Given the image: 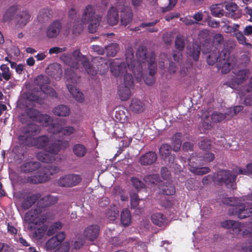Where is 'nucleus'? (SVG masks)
Segmentation results:
<instances>
[{
  "label": "nucleus",
  "mask_w": 252,
  "mask_h": 252,
  "mask_svg": "<svg viewBox=\"0 0 252 252\" xmlns=\"http://www.w3.org/2000/svg\"><path fill=\"white\" fill-rule=\"evenodd\" d=\"M40 131V127L34 123L21 127L17 134L18 144L25 147H35L38 149H45L49 144V139L46 135L34 137Z\"/></svg>",
  "instance_id": "f257e3e1"
},
{
  "label": "nucleus",
  "mask_w": 252,
  "mask_h": 252,
  "mask_svg": "<svg viewBox=\"0 0 252 252\" xmlns=\"http://www.w3.org/2000/svg\"><path fill=\"white\" fill-rule=\"evenodd\" d=\"M101 18V16L95 14V8L94 6L91 4L87 5L83 10L80 23L77 24V27L75 24L72 29L73 33L75 35L79 34L83 31V25L87 24H89V32L92 33H94L100 24Z\"/></svg>",
  "instance_id": "f03ea898"
},
{
  "label": "nucleus",
  "mask_w": 252,
  "mask_h": 252,
  "mask_svg": "<svg viewBox=\"0 0 252 252\" xmlns=\"http://www.w3.org/2000/svg\"><path fill=\"white\" fill-rule=\"evenodd\" d=\"M49 116L41 114L38 110L30 107H26L24 112L19 116V120L25 126L33 122H41L42 121L47 122Z\"/></svg>",
  "instance_id": "7ed1b4c3"
},
{
  "label": "nucleus",
  "mask_w": 252,
  "mask_h": 252,
  "mask_svg": "<svg viewBox=\"0 0 252 252\" xmlns=\"http://www.w3.org/2000/svg\"><path fill=\"white\" fill-rule=\"evenodd\" d=\"M126 65L130 72H132L137 82L143 78V67L141 63L134 59V53L131 47H128L125 53Z\"/></svg>",
  "instance_id": "20e7f679"
},
{
  "label": "nucleus",
  "mask_w": 252,
  "mask_h": 252,
  "mask_svg": "<svg viewBox=\"0 0 252 252\" xmlns=\"http://www.w3.org/2000/svg\"><path fill=\"white\" fill-rule=\"evenodd\" d=\"M188 164L189 171L197 175H203L210 171L208 167H203L204 163L202 161V157L198 156L196 154H192L188 159Z\"/></svg>",
  "instance_id": "39448f33"
},
{
  "label": "nucleus",
  "mask_w": 252,
  "mask_h": 252,
  "mask_svg": "<svg viewBox=\"0 0 252 252\" xmlns=\"http://www.w3.org/2000/svg\"><path fill=\"white\" fill-rule=\"evenodd\" d=\"M233 198L229 197L223 200L224 204L232 206L231 213L233 215L237 216L240 219H245L252 215V208H249L245 204H241L235 206L233 203Z\"/></svg>",
  "instance_id": "423d86ee"
},
{
  "label": "nucleus",
  "mask_w": 252,
  "mask_h": 252,
  "mask_svg": "<svg viewBox=\"0 0 252 252\" xmlns=\"http://www.w3.org/2000/svg\"><path fill=\"white\" fill-rule=\"evenodd\" d=\"M236 175L229 170H222L214 174V181L224 184L227 188L234 189Z\"/></svg>",
  "instance_id": "0eeeda50"
},
{
  "label": "nucleus",
  "mask_w": 252,
  "mask_h": 252,
  "mask_svg": "<svg viewBox=\"0 0 252 252\" xmlns=\"http://www.w3.org/2000/svg\"><path fill=\"white\" fill-rule=\"evenodd\" d=\"M118 0L117 6L121 10V22L122 25L126 26L132 21L133 14L131 9L129 7L125 0H122L121 2Z\"/></svg>",
  "instance_id": "6e6552de"
},
{
  "label": "nucleus",
  "mask_w": 252,
  "mask_h": 252,
  "mask_svg": "<svg viewBox=\"0 0 252 252\" xmlns=\"http://www.w3.org/2000/svg\"><path fill=\"white\" fill-rule=\"evenodd\" d=\"M35 84L39 86L41 91L45 94H49L52 97H57V93L54 89L48 86L50 80L45 75H40L37 76L34 80Z\"/></svg>",
  "instance_id": "1a4fd4ad"
},
{
  "label": "nucleus",
  "mask_w": 252,
  "mask_h": 252,
  "mask_svg": "<svg viewBox=\"0 0 252 252\" xmlns=\"http://www.w3.org/2000/svg\"><path fill=\"white\" fill-rule=\"evenodd\" d=\"M49 130L50 132L54 134L61 133L64 136H69L76 131L74 126H63L60 123L51 124L49 127Z\"/></svg>",
  "instance_id": "9d476101"
},
{
  "label": "nucleus",
  "mask_w": 252,
  "mask_h": 252,
  "mask_svg": "<svg viewBox=\"0 0 252 252\" xmlns=\"http://www.w3.org/2000/svg\"><path fill=\"white\" fill-rule=\"evenodd\" d=\"M73 56L75 60L81 63L86 71L91 76H94L96 73H98L97 71L94 69L91 65L89 59L86 56L82 55L80 50L76 49L74 50L73 52Z\"/></svg>",
  "instance_id": "9b49d317"
},
{
  "label": "nucleus",
  "mask_w": 252,
  "mask_h": 252,
  "mask_svg": "<svg viewBox=\"0 0 252 252\" xmlns=\"http://www.w3.org/2000/svg\"><path fill=\"white\" fill-rule=\"evenodd\" d=\"M148 70L149 74L144 78L145 83L148 85H152L155 82V75L157 73V63L156 56L154 53L150 55L149 61Z\"/></svg>",
  "instance_id": "f8f14e48"
},
{
  "label": "nucleus",
  "mask_w": 252,
  "mask_h": 252,
  "mask_svg": "<svg viewBox=\"0 0 252 252\" xmlns=\"http://www.w3.org/2000/svg\"><path fill=\"white\" fill-rule=\"evenodd\" d=\"M210 45H204L202 49L203 54L209 53L207 57V63L209 65H214L217 63V67H220L221 63L219 62V58L218 54H219V50L217 48L214 49H210Z\"/></svg>",
  "instance_id": "ddd939ff"
},
{
  "label": "nucleus",
  "mask_w": 252,
  "mask_h": 252,
  "mask_svg": "<svg viewBox=\"0 0 252 252\" xmlns=\"http://www.w3.org/2000/svg\"><path fill=\"white\" fill-rule=\"evenodd\" d=\"M81 181L80 175L75 174L65 175L61 177L58 181L60 187H71L76 186Z\"/></svg>",
  "instance_id": "4468645a"
},
{
  "label": "nucleus",
  "mask_w": 252,
  "mask_h": 252,
  "mask_svg": "<svg viewBox=\"0 0 252 252\" xmlns=\"http://www.w3.org/2000/svg\"><path fill=\"white\" fill-rule=\"evenodd\" d=\"M68 146L69 142L67 140H58L53 143L48 144L45 149L46 152L56 157L62 149H65Z\"/></svg>",
  "instance_id": "2eb2a0df"
},
{
  "label": "nucleus",
  "mask_w": 252,
  "mask_h": 252,
  "mask_svg": "<svg viewBox=\"0 0 252 252\" xmlns=\"http://www.w3.org/2000/svg\"><path fill=\"white\" fill-rule=\"evenodd\" d=\"M41 167V163L36 160H25L19 167L21 173L29 174L33 173Z\"/></svg>",
  "instance_id": "dca6fc26"
},
{
  "label": "nucleus",
  "mask_w": 252,
  "mask_h": 252,
  "mask_svg": "<svg viewBox=\"0 0 252 252\" xmlns=\"http://www.w3.org/2000/svg\"><path fill=\"white\" fill-rule=\"evenodd\" d=\"M59 200L58 197L57 196H53L51 195H47L40 197L37 201L36 207L39 209V210L46 209L48 207L56 204Z\"/></svg>",
  "instance_id": "f3484780"
},
{
  "label": "nucleus",
  "mask_w": 252,
  "mask_h": 252,
  "mask_svg": "<svg viewBox=\"0 0 252 252\" xmlns=\"http://www.w3.org/2000/svg\"><path fill=\"white\" fill-rule=\"evenodd\" d=\"M171 145L167 143L162 144L159 148L160 156L168 163H173L176 157L175 154H171Z\"/></svg>",
  "instance_id": "a211bd4d"
},
{
  "label": "nucleus",
  "mask_w": 252,
  "mask_h": 252,
  "mask_svg": "<svg viewBox=\"0 0 252 252\" xmlns=\"http://www.w3.org/2000/svg\"><path fill=\"white\" fill-rule=\"evenodd\" d=\"M110 68L112 74L115 77L122 75L127 72L126 65L124 62L113 60L110 63Z\"/></svg>",
  "instance_id": "6ab92c4d"
},
{
  "label": "nucleus",
  "mask_w": 252,
  "mask_h": 252,
  "mask_svg": "<svg viewBox=\"0 0 252 252\" xmlns=\"http://www.w3.org/2000/svg\"><path fill=\"white\" fill-rule=\"evenodd\" d=\"M63 25L59 20H55L51 23L48 27L46 34L49 38H53L57 37L61 32Z\"/></svg>",
  "instance_id": "aec40b11"
},
{
  "label": "nucleus",
  "mask_w": 252,
  "mask_h": 252,
  "mask_svg": "<svg viewBox=\"0 0 252 252\" xmlns=\"http://www.w3.org/2000/svg\"><path fill=\"white\" fill-rule=\"evenodd\" d=\"M224 7L226 12H224V15L233 19L239 18L241 14L238 10V5L234 2H224Z\"/></svg>",
  "instance_id": "412c9836"
},
{
  "label": "nucleus",
  "mask_w": 252,
  "mask_h": 252,
  "mask_svg": "<svg viewBox=\"0 0 252 252\" xmlns=\"http://www.w3.org/2000/svg\"><path fill=\"white\" fill-rule=\"evenodd\" d=\"M99 231L100 227L98 225H90L84 229L83 236L87 240L93 241L97 238Z\"/></svg>",
  "instance_id": "4be33fe9"
},
{
  "label": "nucleus",
  "mask_w": 252,
  "mask_h": 252,
  "mask_svg": "<svg viewBox=\"0 0 252 252\" xmlns=\"http://www.w3.org/2000/svg\"><path fill=\"white\" fill-rule=\"evenodd\" d=\"M42 213V210H39L35 207L33 209H31L27 212L25 216V221L28 223V229L30 230L33 229L32 224L34 223L36 219L39 217V215Z\"/></svg>",
  "instance_id": "5701e85b"
},
{
  "label": "nucleus",
  "mask_w": 252,
  "mask_h": 252,
  "mask_svg": "<svg viewBox=\"0 0 252 252\" xmlns=\"http://www.w3.org/2000/svg\"><path fill=\"white\" fill-rule=\"evenodd\" d=\"M152 53L156 54L154 52H151L148 54L147 48L146 47L141 45L140 46L136 51V56L137 58V62L139 63H144L146 62L148 63V65L149 66V61L150 60V55Z\"/></svg>",
  "instance_id": "b1692460"
},
{
  "label": "nucleus",
  "mask_w": 252,
  "mask_h": 252,
  "mask_svg": "<svg viewBox=\"0 0 252 252\" xmlns=\"http://www.w3.org/2000/svg\"><path fill=\"white\" fill-rule=\"evenodd\" d=\"M221 226L224 228L231 230L233 234H239L243 227L240 222L233 220H225L221 222Z\"/></svg>",
  "instance_id": "393cba45"
},
{
  "label": "nucleus",
  "mask_w": 252,
  "mask_h": 252,
  "mask_svg": "<svg viewBox=\"0 0 252 252\" xmlns=\"http://www.w3.org/2000/svg\"><path fill=\"white\" fill-rule=\"evenodd\" d=\"M41 197V194L39 192L34 194L30 193L25 198L22 202L21 206L24 210H28Z\"/></svg>",
  "instance_id": "a878e982"
},
{
  "label": "nucleus",
  "mask_w": 252,
  "mask_h": 252,
  "mask_svg": "<svg viewBox=\"0 0 252 252\" xmlns=\"http://www.w3.org/2000/svg\"><path fill=\"white\" fill-rule=\"evenodd\" d=\"M157 158L158 156L156 152L149 151L140 156L139 162L142 165H150L154 163Z\"/></svg>",
  "instance_id": "bb28decb"
},
{
  "label": "nucleus",
  "mask_w": 252,
  "mask_h": 252,
  "mask_svg": "<svg viewBox=\"0 0 252 252\" xmlns=\"http://www.w3.org/2000/svg\"><path fill=\"white\" fill-rule=\"evenodd\" d=\"M47 176H43L42 173H41L39 175L25 177L23 179H21V183L22 184H38L47 182Z\"/></svg>",
  "instance_id": "cd10ccee"
},
{
  "label": "nucleus",
  "mask_w": 252,
  "mask_h": 252,
  "mask_svg": "<svg viewBox=\"0 0 252 252\" xmlns=\"http://www.w3.org/2000/svg\"><path fill=\"white\" fill-rule=\"evenodd\" d=\"M48 73L50 76L56 80L61 79L63 74V69L60 64L54 63L47 68Z\"/></svg>",
  "instance_id": "c85d7f7f"
},
{
  "label": "nucleus",
  "mask_w": 252,
  "mask_h": 252,
  "mask_svg": "<svg viewBox=\"0 0 252 252\" xmlns=\"http://www.w3.org/2000/svg\"><path fill=\"white\" fill-rule=\"evenodd\" d=\"M60 59L64 64L71 68L77 69L80 67L79 62L75 60L74 57H72L69 54H63L60 57Z\"/></svg>",
  "instance_id": "c756f323"
},
{
  "label": "nucleus",
  "mask_w": 252,
  "mask_h": 252,
  "mask_svg": "<svg viewBox=\"0 0 252 252\" xmlns=\"http://www.w3.org/2000/svg\"><path fill=\"white\" fill-rule=\"evenodd\" d=\"M159 22V19H156L151 22H148V23H142L140 24L139 26L136 27L133 29H132L131 30L134 32H137L141 28H145L148 27V28L147 29V31L149 32H156L158 31V29L155 27L154 26L156 25L157 23H158Z\"/></svg>",
  "instance_id": "7c9ffc66"
},
{
  "label": "nucleus",
  "mask_w": 252,
  "mask_h": 252,
  "mask_svg": "<svg viewBox=\"0 0 252 252\" xmlns=\"http://www.w3.org/2000/svg\"><path fill=\"white\" fill-rule=\"evenodd\" d=\"M107 20L108 24L111 26H114L117 24L119 20L118 11L114 7H111L108 11Z\"/></svg>",
  "instance_id": "2f4dec72"
},
{
  "label": "nucleus",
  "mask_w": 252,
  "mask_h": 252,
  "mask_svg": "<svg viewBox=\"0 0 252 252\" xmlns=\"http://www.w3.org/2000/svg\"><path fill=\"white\" fill-rule=\"evenodd\" d=\"M17 7L12 5L8 7L3 14L0 22L3 23H8L12 21L17 11Z\"/></svg>",
  "instance_id": "473e14b6"
},
{
  "label": "nucleus",
  "mask_w": 252,
  "mask_h": 252,
  "mask_svg": "<svg viewBox=\"0 0 252 252\" xmlns=\"http://www.w3.org/2000/svg\"><path fill=\"white\" fill-rule=\"evenodd\" d=\"M129 109L135 113H140L144 111L145 105L140 100L136 98H132L129 105Z\"/></svg>",
  "instance_id": "72a5a7b5"
},
{
  "label": "nucleus",
  "mask_w": 252,
  "mask_h": 252,
  "mask_svg": "<svg viewBox=\"0 0 252 252\" xmlns=\"http://www.w3.org/2000/svg\"><path fill=\"white\" fill-rule=\"evenodd\" d=\"M31 16L29 12L25 10L20 12L16 16L17 24L20 27L25 26L30 20Z\"/></svg>",
  "instance_id": "f704fd0d"
},
{
  "label": "nucleus",
  "mask_w": 252,
  "mask_h": 252,
  "mask_svg": "<svg viewBox=\"0 0 252 252\" xmlns=\"http://www.w3.org/2000/svg\"><path fill=\"white\" fill-rule=\"evenodd\" d=\"M224 3L212 4L210 7L211 14L215 17L220 18L224 15Z\"/></svg>",
  "instance_id": "c9c22d12"
},
{
  "label": "nucleus",
  "mask_w": 252,
  "mask_h": 252,
  "mask_svg": "<svg viewBox=\"0 0 252 252\" xmlns=\"http://www.w3.org/2000/svg\"><path fill=\"white\" fill-rule=\"evenodd\" d=\"M74 68H68L64 70V77L66 80L73 84L79 81L80 77L74 71Z\"/></svg>",
  "instance_id": "e433bc0d"
},
{
  "label": "nucleus",
  "mask_w": 252,
  "mask_h": 252,
  "mask_svg": "<svg viewBox=\"0 0 252 252\" xmlns=\"http://www.w3.org/2000/svg\"><path fill=\"white\" fill-rule=\"evenodd\" d=\"M36 158L39 161L46 163L52 162L56 160V157L46 152L45 149L44 151L37 153Z\"/></svg>",
  "instance_id": "4c0bfd02"
},
{
  "label": "nucleus",
  "mask_w": 252,
  "mask_h": 252,
  "mask_svg": "<svg viewBox=\"0 0 252 252\" xmlns=\"http://www.w3.org/2000/svg\"><path fill=\"white\" fill-rule=\"evenodd\" d=\"M118 94L122 101L128 100L131 96L130 87L123 84L120 85L118 88Z\"/></svg>",
  "instance_id": "58836bf2"
},
{
  "label": "nucleus",
  "mask_w": 252,
  "mask_h": 252,
  "mask_svg": "<svg viewBox=\"0 0 252 252\" xmlns=\"http://www.w3.org/2000/svg\"><path fill=\"white\" fill-rule=\"evenodd\" d=\"M53 113L58 116L66 117L70 113V110L68 106L64 104L59 105L53 110Z\"/></svg>",
  "instance_id": "ea45409f"
},
{
  "label": "nucleus",
  "mask_w": 252,
  "mask_h": 252,
  "mask_svg": "<svg viewBox=\"0 0 252 252\" xmlns=\"http://www.w3.org/2000/svg\"><path fill=\"white\" fill-rule=\"evenodd\" d=\"M201 51L200 45L197 43H193L188 51V53L194 61H198Z\"/></svg>",
  "instance_id": "a19ab883"
},
{
  "label": "nucleus",
  "mask_w": 252,
  "mask_h": 252,
  "mask_svg": "<svg viewBox=\"0 0 252 252\" xmlns=\"http://www.w3.org/2000/svg\"><path fill=\"white\" fill-rule=\"evenodd\" d=\"M72 152L77 158L85 157L87 153V148L82 144H76L72 147Z\"/></svg>",
  "instance_id": "79ce46f5"
},
{
  "label": "nucleus",
  "mask_w": 252,
  "mask_h": 252,
  "mask_svg": "<svg viewBox=\"0 0 252 252\" xmlns=\"http://www.w3.org/2000/svg\"><path fill=\"white\" fill-rule=\"evenodd\" d=\"M67 88L72 96L78 102H82L84 100L83 94L72 84H67Z\"/></svg>",
  "instance_id": "37998d69"
},
{
  "label": "nucleus",
  "mask_w": 252,
  "mask_h": 252,
  "mask_svg": "<svg viewBox=\"0 0 252 252\" xmlns=\"http://www.w3.org/2000/svg\"><path fill=\"white\" fill-rule=\"evenodd\" d=\"M161 5L162 12H166L172 10L177 3V0H158Z\"/></svg>",
  "instance_id": "c03bdc74"
},
{
  "label": "nucleus",
  "mask_w": 252,
  "mask_h": 252,
  "mask_svg": "<svg viewBox=\"0 0 252 252\" xmlns=\"http://www.w3.org/2000/svg\"><path fill=\"white\" fill-rule=\"evenodd\" d=\"M13 159L17 163H20L24 159L26 152L22 148L16 146L13 150Z\"/></svg>",
  "instance_id": "a18cd8bd"
},
{
  "label": "nucleus",
  "mask_w": 252,
  "mask_h": 252,
  "mask_svg": "<svg viewBox=\"0 0 252 252\" xmlns=\"http://www.w3.org/2000/svg\"><path fill=\"white\" fill-rule=\"evenodd\" d=\"M151 220L155 224L158 226H162L166 222L167 218L161 213H156L151 216Z\"/></svg>",
  "instance_id": "49530a36"
},
{
  "label": "nucleus",
  "mask_w": 252,
  "mask_h": 252,
  "mask_svg": "<svg viewBox=\"0 0 252 252\" xmlns=\"http://www.w3.org/2000/svg\"><path fill=\"white\" fill-rule=\"evenodd\" d=\"M182 134L181 132H176L171 138V144L173 147V151L178 152L180 150L181 145V137Z\"/></svg>",
  "instance_id": "de8ad7c7"
},
{
  "label": "nucleus",
  "mask_w": 252,
  "mask_h": 252,
  "mask_svg": "<svg viewBox=\"0 0 252 252\" xmlns=\"http://www.w3.org/2000/svg\"><path fill=\"white\" fill-rule=\"evenodd\" d=\"M52 17V10L48 8L42 9L37 16V19L39 22H45Z\"/></svg>",
  "instance_id": "09e8293b"
},
{
  "label": "nucleus",
  "mask_w": 252,
  "mask_h": 252,
  "mask_svg": "<svg viewBox=\"0 0 252 252\" xmlns=\"http://www.w3.org/2000/svg\"><path fill=\"white\" fill-rule=\"evenodd\" d=\"M59 171L60 168L57 166L47 165L43 168L42 173L43 176H47V181H48L50 179V176L58 173Z\"/></svg>",
  "instance_id": "8fccbe9b"
},
{
  "label": "nucleus",
  "mask_w": 252,
  "mask_h": 252,
  "mask_svg": "<svg viewBox=\"0 0 252 252\" xmlns=\"http://www.w3.org/2000/svg\"><path fill=\"white\" fill-rule=\"evenodd\" d=\"M249 70L247 69L239 70L236 73V82L238 84H242L247 80L248 78Z\"/></svg>",
  "instance_id": "3c124183"
},
{
  "label": "nucleus",
  "mask_w": 252,
  "mask_h": 252,
  "mask_svg": "<svg viewBox=\"0 0 252 252\" xmlns=\"http://www.w3.org/2000/svg\"><path fill=\"white\" fill-rule=\"evenodd\" d=\"M228 116L229 114L227 113H222L220 112L215 111L212 113L211 115V119L213 123H217L221 122L224 120L227 119Z\"/></svg>",
  "instance_id": "603ef678"
},
{
  "label": "nucleus",
  "mask_w": 252,
  "mask_h": 252,
  "mask_svg": "<svg viewBox=\"0 0 252 252\" xmlns=\"http://www.w3.org/2000/svg\"><path fill=\"white\" fill-rule=\"evenodd\" d=\"M131 219L130 211L127 209H124L121 214V221L123 225L128 226L131 222Z\"/></svg>",
  "instance_id": "864d4df0"
},
{
  "label": "nucleus",
  "mask_w": 252,
  "mask_h": 252,
  "mask_svg": "<svg viewBox=\"0 0 252 252\" xmlns=\"http://www.w3.org/2000/svg\"><path fill=\"white\" fill-rule=\"evenodd\" d=\"M160 190L162 194L166 195H173L175 193V187L172 184L167 183L160 187Z\"/></svg>",
  "instance_id": "5fc2aeb1"
},
{
  "label": "nucleus",
  "mask_w": 252,
  "mask_h": 252,
  "mask_svg": "<svg viewBox=\"0 0 252 252\" xmlns=\"http://www.w3.org/2000/svg\"><path fill=\"white\" fill-rule=\"evenodd\" d=\"M119 50L118 44L112 43L105 47V51L107 56L114 57Z\"/></svg>",
  "instance_id": "6e6d98bb"
},
{
  "label": "nucleus",
  "mask_w": 252,
  "mask_h": 252,
  "mask_svg": "<svg viewBox=\"0 0 252 252\" xmlns=\"http://www.w3.org/2000/svg\"><path fill=\"white\" fill-rule=\"evenodd\" d=\"M185 40L184 35L178 34L175 40V48L179 51H183L185 49Z\"/></svg>",
  "instance_id": "4d7b16f0"
},
{
  "label": "nucleus",
  "mask_w": 252,
  "mask_h": 252,
  "mask_svg": "<svg viewBox=\"0 0 252 252\" xmlns=\"http://www.w3.org/2000/svg\"><path fill=\"white\" fill-rule=\"evenodd\" d=\"M46 231L47 227L44 225L37 229H35L32 234V237L37 240H41L44 237Z\"/></svg>",
  "instance_id": "13d9d810"
},
{
  "label": "nucleus",
  "mask_w": 252,
  "mask_h": 252,
  "mask_svg": "<svg viewBox=\"0 0 252 252\" xmlns=\"http://www.w3.org/2000/svg\"><path fill=\"white\" fill-rule=\"evenodd\" d=\"M101 61L99 62V63L97 66V72L100 75H102L106 73L109 68V65L106 60L102 58H100Z\"/></svg>",
  "instance_id": "bf43d9fd"
},
{
  "label": "nucleus",
  "mask_w": 252,
  "mask_h": 252,
  "mask_svg": "<svg viewBox=\"0 0 252 252\" xmlns=\"http://www.w3.org/2000/svg\"><path fill=\"white\" fill-rule=\"evenodd\" d=\"M60 244V241L53 237L47 241L45 247L47 250H52L57 249Z\"/></svg>",
  "instance_id": "052dcab7"
},
{
  "label": "nucleus",
  "mask_w": 252,
  "mask_h": 252,
  "mask_svg": "<svg viewBox=\"0 0 252 252\" xmlns=\"http://www.w3.org/2000/svg\"><path fill=\"white\" fill-rule=\"evenodd\" d=\"M0 69L1 70V75L5 81H8L11 79L12 74L7 64H2L0 66Z\"/></svg>",
  "instance_id": "680f3d73"
},
{
  "label": "nucleus",
  "mask_w": 252,
  "mask_h": 252,
  "mask_svg": "<svg viewBox=\"0 0 252 252\" xmlns=\"http://www.w3.org/2000/svg\"><path fill=\"white\" fill-rule=\"evenodd\" d=\"M251 61L250 53L248 52H244L239 58V63L243 66H246Z\"/></svg>",
  "instance_id": "e2e57ef3"
},
{
  "label": "nucleus",
  "mask_w": 252,
  "mask_h": 252,
  "mask_svg": "<svg viewBox=\"0 0 252 252\" xmlns=\"http://www.w3.org/2000/svg\"><path fill=\"white\" fill-rule=\"evenodd\" d=\"M199 148L204 151H209L211 149V141L210 139L204 138L198 143Z\"/></svg>",
  "instance_id": "0e129e2a"
},
{
  "label": "nucleus",
  "mask_w": 252,
  "mask_h": 252,
  "mask_svg": "<svg viewBox=\"0 0 252 252\" xmlns=\"http://www.w3.org/2000/svg\"><path fill=\"white\" fill-rule=\"evenodd\" d=\"M245 35L244 33L241 31H238L236 32L235 34H233V36L236 37L238 42L240 44L251 45V44L247 43L246 38Z\"/></svg>",
  "instance_id": "69168bd1"
},
{
  "label": "nucleus",
  "mask_w": 252,
  "mask_h": 252,
  "mask_svg": "<svg viewBox=\"0 0 252 252\" xmlns=\"http://www.w3.org/2000/svg\"><path fill=\"white\" fill-rule=\"evenodd\" d=\"M124 74V85L129 87H131L134 84V80L132 74L127 71L125 72Z\"/></svg>",
  "instance_id": "338daca9"
},
{
  "label": "nucleus",
  "mask_w": 252,
  "mask_h": 252,
  "mask_svg": "<svg viewBox=\"0 0 252 252\" xmlns=\"http://www.w3.org/2000/svg\"><path fill=\"white\" fill-rule=\"evenodd\" d=\"M230 53V50L228 48H224L218 54L219 62L225 61L226 60H228V59L229 58Z\"/></svg>",
  "instance_id": "774afa93"
}]
</instances>
